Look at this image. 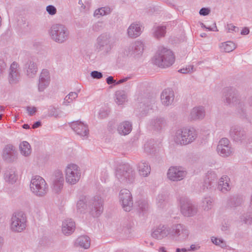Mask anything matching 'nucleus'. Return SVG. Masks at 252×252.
Instances as JSON below:
<instances>
[{
  "label": "nucleus",
  "instance_id": "obj_1",
  "mask_svg": "<svg viewBox=\"0 0 252 252\" xmlns=\"http://www.w3.org/2000/svg\"><path fill=\"white\" fill-rule=\"evenodd\" d=\"M175 61V57L171 51L165 48L159 49L155 56L154 63L161 67L171 65Z\"/></svg>",
  "mask_w": 252,
  "mask_h": 252
},
{
  "label": "nucleus",
  "instance_id": "obj_2",
  "mask_svg": "<svg viewBox=\"0 0 252 252\" xmlns=\"http://www.w3.org/2000/svg\"><path fill=\"white\" fill-rule=\"evenodd\" d=\"M46 185L45 181L42 178L36 176L32 180L30 188L33 192L42 195L46 192Z\"/></svg>",
  "mask_w": 252,
  "mask_h": 252
},
{
  "label": "nucleus",
  "instance_id": "obj_3",
  "mask_svg": "<svg viewBox=\"0 0 252 252\" xmlns=\"http://www.w3.org/2000/svg\"><path fill=\"white\" fill-rule=\"evenodd\" d=\"M80 177V173L78 166L73 164H69L65 170V179L66 181L72 184H75Z\"/></svg>",
  "mask_w": 252,
  "mask_h": 252
},
{
  "label": "nucleus",
  "instance_id": "obj_4",
  "mask_svg": "<svg viewBox=\"0 0 252 252\" xmlns=\"http://www.w3.org/2000/svg\"><path fill=\"white\" fill-rule=\"evenodd\" d=\"M195 137L193 130L185 128L177 136V142L181 144L186 145L192 141Z\"/></svg>",
  "mask_w": 252,
  "mask_h": 252
},
{
  "label": "nucleus",
  "instance_id": "obj_5",
  "mask_svg": "<svg viewBox=\"0 0 252 252\" xmlns=\"http://www.w3.org/2000/svg\"><path fill=\"white\" fill-rule=\"evenodd\" d=\"M12 229L16 231L20 232L25 228L26 219L25 216L22 213H18L12 218Z\"/></svg>",
  "mask_w": 252,
  "mask_h": 252
},
{
  "label": "nucleus",
  "instance_id": "obj_6",
  "mask_svg": "<svg viewBox=\"0 0 252 252\" xmlns=\"http://www.w3.org/2000/svg\"><path fill=\"white\" fill-rule=\"evenodd\" d=\"M120 194L123 208L126 211H130L132 205L130 192L129 190L124 189L121 190Z\"/></svg>",
  "mask_w": 252,
  "mask_h": 252
},
{
  "label": "nucleus",
  "instance_id": "obj_7",
  "mask_svg": "<svg viewBox=\"0 0 252 252\" xmlns=\"http://www.w3.org/2000/svg\"><path fill=\"white\" fill-rule=\"evenodd\" d=\"M217 151L218 154L222 157H227L230 155L231 151L229 147V141L227 138H222L220 141Z\"/></svg>",
  "mask_w": 252,
  "mask_h": 252
},
{
  "label": "nucleus",
  "instance_id": "obj_8",
  "mask_svg": "<svg viewBox=\"0 0 252 252\" xmlns=\"http://www.w3.org/2000/svg\"><path fill=\"white\" fill-rule=\"evenodd\" d=\"M54 31H52L53 38L59 42H63L66 37L65 28L62 25L54 28Z\"/></svg>",
  "mask_w": 252,
  "mask_h": 252
},
{
  "label": "nucleus",
  "instance_id": "obj_9",
  "mask_svg": "<svg viewBox=\"0 0 252 252\" xmlns=\"http://www.w3.org/2000/svg\"><path fill=\"white\" fill-rule=\"evenodd\" d=\"M186 175V173L180 169L179 168L171 167L168 172V178L172 181L181 180Z\"/></svg>",
  "mask_w": 252,
  "mask_h": 252
},
{
  "label": "nucleus",
  "instance_id": "obj_10",
  "mask_svg": "<svg viewBox=\"0 0 252 252\" xmlns=\"http://www.w3.org/2000/svg\"><path fill=\"white\" fill-rule=\"evenodd\" d=\"M71 126L74 130L81 136H86L88 133L89 131L87 126L81 122L76 121L73 122Z\"/></svg>",
  "mask_w": 252,
  "mask_h": 252
},
{
  "label": "nucleus",
  "instance_id": "obj_11",
  "mask_svg": "<svg viewBox=\"0 0 252 252\" xmlns=\"http://www.w3.org/2000/svg\"><path fill=\"white\" fill-rule=\"evenodd\" d=\"M75 228V224L71 219L66 220L63 224L62 231L64 234H70Z\"/></svg>",
  "mask_w": 252,
  "mask_h": 252
},
{
  "label": "nucleus",
  "instance_id": "obj_12",
  "mask_svg": "<svg viewBox=\"0 0 252 252\" xmlns=\"http://www.w3.org/2000/svg\"><path fill=\"white\" fill-rule=\"evenodd\" d=\"M161 97L162 103L168 105L173 100V93L170 90H165L162 92Z\"/></svg>",
  "mask_w": 252,
  "mask_h": 252
},
{
  "label": "nucleus",
  "instance_id": "obj_13",
  "mask_svg": "<svg viewBox=\"0 0 252 252\" xmlns=\"http://www.w3.org/2000/svg\"><path fill=\"white\" fill-rule=\"evenodd\" d=\"M141 28L137 24L131 25L128 29V34L131 37H135L140 35Z\"/></svg>",
  "mask_w": 252,
  "mask_h": 252
},
{
  "label": "nucleus",
  "instance_id": "obj_14",
  "mask_svg": "<svg viewBox=\"0 0 252 252\" xmlns=\"http://www.w3.org/2000/svg\"><path fill=\"white\" fill-rule=\"evenodd\" d=\"M131 130V126L128 122L122 124L118 127L119 133L121 135H125L128 134Z\"/></svg>",
  "mask_w": 252,
  "mask_h": 252
},
{
  "label": "nucleus",
  "instance_id": "obj_15",
  "mask_svg": "<svg viewBox=\"0 0 252 252\" xmlns=\"http://www.w3.org/2000/svg\"><path fill=\"white\" fill-rule=\"evenodd\" d=\"M77 242L78 244L84 249H88L90 245L89 238L87 236H81L78 238Z\"/></svg>",
  "mask_w": 252,
  "mask_h": 252
},
{
  "label": "nucleus",
  "instance_id": "obj_16",
  "mask_svg": "<svg viewBox=\"0 0 252 252\" xmlns=\"http://www.w3.org/2000/svg\"><path fill=\"white\" fill-rule=\"evenodd\" d=\"M21 153L24 156H28L31 153V147L30 144L26 141L23 142L20 145Z\"/></svg>",
  "mask_w": 252,
  "mask_h": 252
},
{
  "label": "nucleus",
  "instance_id": "obj_17",
  "mask_svg": "<svg viewBox=\"0 0 252 252\" xmlns=\"http://www.w3.org/2000/svg\"><path fill=\"white\" fill-rule=\"evenodd\" d=\"M220 47L222 51L225 52H230L232 51L236 48V46L232 42L228 41L222 43Z\"/></svg>",
  "mask_w": 252,
  "mask_h": 252
},
{
  "label": "nucleus",
  "instance_id": "obj_18",
  "mask_svg": "<svg viewBox=\"0 0 252 252\" xmlns=\"http://www.w3.org/2000/svg\"><path fill=\"white\" fill-rule=\"evenodd\" d=\"M219 188L222 191L228 190L229 189L228 183V178L224 176L221 178L219 182Z\"/></svg>",
  "mask_w": 252,
  "mask_h": 252
},
{
  "label": "nucleus",
  "instance_id": "obj_19",
  "mask_svg": "<svg viewBox=\"0 0 252 252\" xmlns=\"http://www.w3.org/2000/svg\"><path fill=\"white\" fill-rule=\"evenodd\" d=\"M150 167L146 163H141L139 165V173L143 176H146L150 173Z\"/></svg>",
  "mask_w": 252,
  "mask_h": 252
},
{
  "label": "nucleus",
  "instance_id": "obj_20",
  "mask_svg": "<svg viewBox=\"0 0 252 252\" xmlns=\"http://www.w3.org/2000/svg\"><path fill=\"white\" fill-rule=\"evenodd\" d=\"M110 12L109 8H101L96 10L94 13V16L99 17V16H103Z\"/></svg>",
  "mask_w": 252,
  "mask_h": 252
},
{
  "label": "nucleus",
  "instance_id": "obj_21",
  "mask_svg": "<svg viewBox=\"0 0 252 252\" xmlns=\"http://www.w3.org/2000/svg\"><path fill=\"white\" fill-rule=\"evenodd\" d=\"M77 96V94L76 93L72 92L65 97L64 101H67V103H70L76 98Z\"/></svg>",
  "mask_w": 252,
  "mask_h": 252
},
{
  "label": "nucleus",
  "instance_id": "obj_22",
  "mask_svg": "<svg viewBox=\"0 0 252 252\" xmlns=\"http://www.w3.org/2000/svg\"><path fill=\"white\" fill-rule=\"evenodd\" d=\"M165 33V28L162 27H159L155 32V35L157 38H159L164 36Z\"/></svg>",
  "mask_w": 252,
  "mask_h": 252
},
{
  "label": "nucleus",
  "instance_id": "obj_23",
  "mask_svg": "<svg viewBox=\"0 0 252 252\" xmlns=\"http://www.w3.org/2000/svg\"><path fill=\"white\" fill-rule=\"evenodd\" d=\"M47 12L50 15H54L56 13L57 10L55 6L48 5L46 7Z\"/></svg>",
  "mask_w": 252,
  "mask_h": 252
},
{
  "label": "nucleus",
  "instance_id": "obj_24",
  "mask_svg": "<svg viewBox=\"0 0 252 252\" xmlns=\"http://www.w3.org/2000/svg\"><path fill=\"white\" fill-rule=\"evenodd\" d=\"M193 70V67L191 65H189L188 67H186V68H183L179 70V72L182 73H188Z\"/></svg>",
  "mask_w": 252,
  "mask_h": 252
},
{
  "label": "nucleus",
  "instance_id": "obj_25",
  "mask_svg": "<svg viewBox=\"0 0 252 252\" xmlns=\"http://www.w3.org/2000/svg\"><path fill=\"white\" fill-rule=\"evenodd\" d=\"M212 241L214 244H216V245H219L220 247H223L224 245L222 240L218 239L217 238L213 237L212 238Z\"/></svg>",
  "mask_w": 252,
  "mask_h": 252
},
{
  "label": "nucleus",
  "instance_id": "obj_26",
  "mask_svg": "<svg viewBox=\"0 0 252 252\" xmlns=\"http://www.w3.org/2000/svg\"><path fill=\"white\" fill-rule=\"evenodd\" d=\"M48 76V73L47 71H43L41 73V76H40L41 78L40 79L39 85V89H41L42 84L43 83V79H45L44 77Z\"/></svg>",
  "mask_w": 252,
  "mask_h": 252
},
{
  "label": "nucleus",
  "instance_id": "obj_27",
  "mask_svg": "<svg viewBox=\"0 0 252 252\" xmlns=\"http://www.w3.org/2000/svg\"><path fill=\"white\" fill-rule=\"evenodd\" d=\"M17 177L14 173L11 174L8 178H6L7 181L10 183H14L16 181Z\"/></svg>",
  "mask_w": 252,
  "mask_h": 252
},
{
  "label": "nucleus",
  "instance_id": "obj_28",
  "mask_svg": "<svg viewBox=\"0 0 252 252\" xmlns=\"http://www.w3.org/2000/svg\"><path fill=\"white\" fill-rule=\"evenodd\" d=\"M193 113H197L196 118L198 119L201 118L204 115L203 111L201 110H198L197 109H194Z\"/></svg>",
  "mask_w": 252,
  "mask_h": 252
},
{
  "label": "nucleus",
  "instance_id": "obj_29",
  "mask_svg": "<svg viewBox=\"0 0 252 252\" xmlns=\"http://www.w3.org/2000/svg\"><path fill=\"white\" fill-rule=\"evenodd\" d=\"M91 75L94 78L99 79L102 77V75L100 72L94 71L91 73Z\"/></svg>",
  "mask_w": 252,
  "mask_h": 252
},
{
  "label": "nucleus",
  "instance_id": "obj_30",
  "mask_svg": "<svg viewBox=\"0 0 252 252\" xmlns=\"http://www.w3.org/2000/svg\"><path fill=\"white\" fill-rule=\"evenodd\" d=\"M27 111L30 115H33L36 112V108L34 107H27Z\"/></svg>",
  "mask_w": 252,
  "mask_h": 252
},
{
  "label": "nucleus",
  "instance_id": "obj_31",
  "mask_svg": "<svg viewBox=\"0 0 252 252\" xmlns=\"http://www.w3.org/2000/svg\"><path fill=\"white\" fill-rule=\"evenodd\" d=\"M210 10L208 8H203L199 11L200 15H207L209 13Z\"/></svg>",
  "mask_w": 252,
  "mask_h": 252
},
{
  "label": "nucleus",
  "instance_id": "obj_32",
  "mask_svg": "<svg viewBox=\"0 0 252 252\" xmlns=\"http://www.w3.org/2000/svg\"><path fill=\"white\" fill-rule=\"evenodd\" d=\"M86 206V205L83 201H80L77 203V207H78V209H80L81 207L84 208Z\"/></svg>",
  "mask_w": 252,
  "mask_h": 252
},
{
  "label": "nucleus",
  "instance_id": "obj_33",
  "mask_svg": "<svg viewBox=\"0 0 252 252\" xmlns=\"http://www.w3.org/2000/svg\"><path fill=\"white\" fill-rule=\"evenodd\" d=\"M249 33V30L247 28H244L241 31V34L244 35L248 34Z\"/></svg>",
  "mask_w": 252,
  "mask_h": 252
},
{
  "label": "nucleus",
  "instance_id": "obj_34",
  "mask_svg": "<svg viewBox=\"0 0 252 252\" xmlns=\"http://www.w3.org/2000/svg\"><path fill=\"white\" fill-rule=\"evenodd\" d=\"M114 80L112 77L109 76L107 78V83L108 84H111L113 83Z\"/></svg>",
  "mask_w": 252,
  "mask_h": 252
},
{
  "label": "nucleus",
  "instance_id": "obj_35",
  "mask_svg": "<svg viewBox=\"0 0 252 252\" xmlns=\"http://www.w3.org/2000/svg\"><path fill=\"white\" fill-rule=\"evenodd\" d=\"M13 150V146H11V145H8L5 148L4 151L8 154L9 150Z\"/></svg>",
  "mask_w": 252,
  "mask_h": 252
},
{
  "label": "nucleus",
  "instance_id": "obj_36",
  "mask_svg": "<svg viewBox=\"0 0 252 252\" xmlns=\"http://www.w3.org/2000/svg\"><path fill=\"white\" fill-rule=\"evenodd\" d=\"M41 124L39 122H37L32 125L33 128H36L40 126Z\"/></svg>",
  "mask_w": 252,
  "mask_h": 252
},
{
  "label": "nucleus",
  "instance_id": "obj_37",
  "mask_svg": "<svg viewBox=\"0 0 252 252\" xmlns=\"http://www.w3.org/2000/svg\"><path fill=\"white\" fill-rule=\"evenodd\" d=\"M228 30L229 31H235L236 29H237V28L235 27V26H233L231 25H228Z\"/></svg>",
  "mask_w": 252,
  "mask_h": 252
},
{
  "label": "nucleus",
  "instance_id": "obj_38",
  "mask_svg": "<svg viewBox=\"0 0 252 252\" xmlns=\"http://www.w3.org/2000/svg\"><path fill=\"white\" fill-rule=\"evenodd\" d=\"M17 66V64L16 63H13L11 65V68H15Z\"/></svg>",
  "mask_w": 252,
  "mask_h": 252
},
{
  "label": "nucleus",
  "instance_id": "obj_39",
  "mask_svg": "<svg viewBox=\"0 0 252 252\" xmlns=\"http://www.w3.org/2000/svg\"><path fill=\"white\" fill-rule=\"evenodd\" d=\"M23 127L24 128H25V129H28L29 128V126L27 124H24L23 126Z\"/></svg>",
  "mask_w": 252,
  "mask_h": 252
},
{
  "label": "nucleus",
  "instance_id": "obj_40",
  "mask_svg": "<svg viewBox=\"0 0 252 252\" xmlns=\"http://www.w3.org/2000/svg\"><path fill=\"white\" fill-rule=\"evenodd\" d=\"M161 234H160L161 235V236H158V234H157L155 232H154V235H156V236L157 237V238H160L161 237H163V235H162V232H161Z\"/></svg>",
  "mask_w": 252,
  "mask_h": 252
},
{
  "label": "nucleus",
  "instance_id": "obj_41",
  "mask_svg": "<svg viewBox=\"0 0 252 252\" xmlns=\"http://www.w3.org/2000/svg\"><path fill=\"white\" fill-rule=\"evenodd\" d=\"M182 212L185 216H188L189 215V213H187L183 209L182 210Z\"/></svg>",
  "mask_w": 252,
  "mask_h": 252
},
{
  "label": "nucleus",
  "instance_id": "obj_42",
  "mask_svg": "<svg viewBox=\"0 0 252 252\" xmlns=\"http://www.w3.org/2000/svg\"><path fill=\"white\" fill-rule=\"evenodd\" d=\"M160 251H161L162 252H165L164 249L163 248L160 249Z\"/></svg>",
  "mask_w": 252,
  "mask_h": 252
},
{
  "label": "nucleus",
  "instance_id": "obj_43",
  "mask_svg": "<svg viewBox=\"0 0 252 252\" xmlns=\"http://www.w3.org/2000/svg\"><path fill=\"white\" fill-rule=\"evenodd\" d=\"M191 249H192V250L195 249L194 247V245H191Z\"/></svg>",
  "mask_w": 252,
  "mask_h": 252
},
{
  "label": "nucleus",
  "instance_id": "obj_44",
  "mask_svg": "<svg viewBox=\"0 0 252 252\" xmlns=\"http://www.w3.org/2000/svg\"><path fill=\"white\" fill-rule=\"evenodd\" d=\"M45 82H46L47 84L48 83V80L47 79H46V80H45Z\"/></svg>",
  "mask_w": 252,
  "mask_h": 252
},
{
  "label": "nucleus",
  "instance_id": "obj_45",
  "mask_svg": "<svg viewBox=\"0 0 252 252\" xmlns=\"http://www.w3.org/2000/svg\"><path fill=\"white\" fill-rule=\"evenodd\" d=\"M177 252H180V249H177Z\"/></svg>",
  "mask_w": 252,
  "mask_h": 252
},
{
  "label": "nucleus",
  "instance_id": "obj_46",
  "mask_svg": "<svg viewBox=\"0 0 252 252\" xmlns=\"http://www.w3.org/2000/svg\"><path fill=\"white\" fill-rule=\"evenodd\" d=\"M36 70L35 68H34V69H33V72H36Z\"/></svg>",
  "mask_w": 252,
  "mask_h": 252
},
{
  "label": "nucleus",
  "instance_id": "obj_47",
  "mask_svg": "<svg viewBox=\"0 0 252 252\" xmlns=\"http://www.w3.org/2000/svg\"><path fill=\"white\" fill-rule=\"evenodd\" d=\"M119 82H123V81H122V80H120V81H119Z\"/></svg>",
  "mask_w": 252,
  "mask_h": 252
},
{
  "label": "nucleus",
  "instance_id": "obj_48",
  "mask_svg": "<svg viewBox=\"0 0 252 252\" xmlns=\"http://www.w3.org/2000/svg\"><path fill=\"white\" fill-rule=\"evenodd\" d=\"M28 72L29 73V74L30 73V70H28Z\"/></svg>",
  "mask_w": 252,
  "mask_h": 252
},
{
  "label": "nucleus",
  "instance_id": "obj_49",
  "mask_svg": "<svg viewBox=\"0 0 252 252\" xmlns=\"http://www.w3.org/2000/svg\"><path fill=\"white\" fill-rule=\"evenodd\" d=\"M119 104H121V103L120 102H118Z\"/></svg>",
  "mask_w": 252,
  "mask_h": 252
}]
</instances>
